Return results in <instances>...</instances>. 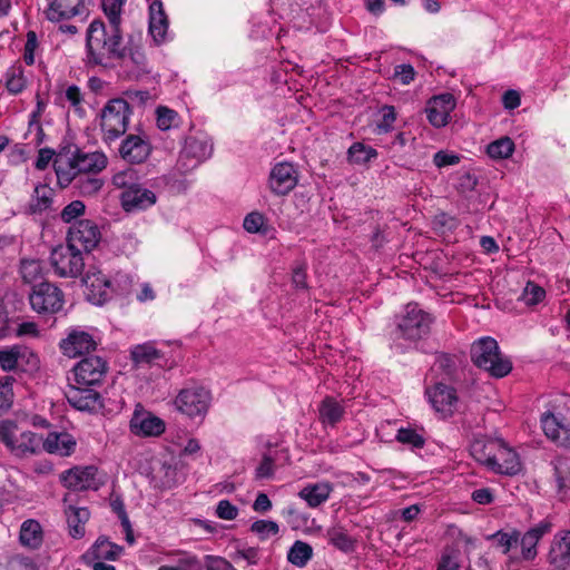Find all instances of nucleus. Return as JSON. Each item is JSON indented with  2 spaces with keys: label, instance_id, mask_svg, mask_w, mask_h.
I'll use <instances>...</instances> for the list:
<instances>
[{
  "label": "nucleus",
  "instance_id": "4",
  "mask_svg": "<svg viewBox=\"0 0 570 570\" xmlns=\"http://www.w3.org/2000/svg\"><path fill=\"white\" fill-rule=\"evenodd\" d=\"M82 282L86 286V297L95 305H102L109 301L114 293L122 294L125 288H119V283L128 284L129 279L126 275H121L111 282L98 267H89Z\"/></svg>",
  "mask_w": 570,
  "mask_h": 570
},
{
  "label": "nucleus",
  "instance_id": "44",
  "mask_svg": "<svg viewBox=\"0 0 570 570\" xmlns=\"http://www.w3.org/2000/svg\"><path fill=\"white\" fill-rule=\"evenodd\" d=\"M514 151V142L510 137H502L488 145L487 153L493 159L509 158Z\"/></svg>",
  "mask_w": 570,
  "mask_h": 570
},
{
  "label": "nucleus",
  "instance_id": "54",
  "mask_svg": "<svg viewBox=\"0 0 570 570\" xmlns=\"http://www.w3.org/2000/svg\"><path fill=\"white\" fill-rule=\"evenodd\" d=\"M250 530L258 534L262 540H265L269 535H276L279 531V528L275 521L258 520L252 524Z\"/></svg>",
  "mask_w": 570,
  "mask_h": 570
},
{
  "label": "nucleus",
  "instance_id": "59",
  "mask_svg": "<svg viewBox=\"0 0 570 570\" xmlns=\"http://www.w3.org/2000/svg\"><path fill=\"white\" fill-rule=\"evenodd\" d=\"M216 515L223 520H235L238 515V509L228 500H220L216 507Z\"/></svg>",
  "mask_w": 570,
  "mask_h": 570
},
{
  "label": "nucleus",
  "instance_id": "9",
  "mask_svg": "<svg viewBox=\"0 0 570 570\" xmlns=\"http://www.w3.org/2000/svg\"><path fill=\"white\" fill-rule=\"evenodd\" d=\"M31 308L39 314H53L62 308L63 293L59 287L41 282L32 287L29 294Z\"/></svg>",
  "mask_w": 570,
  "mask_h": 570
},
{
  "label": "nucleus",
  "instance_id": "40",
  "mask_svg": "<svg viewBox=\"0 0 570 570\" xmlns=\"http://www.w3.org/2000/svg\"><path fill=\"white\" fill-rule=\"evenodd\" d=\"M376 157V149L363 142H354L347 150V159L354 165H366Z\"/></svg>",
  "mask_w": 570,
  "mask_h": 570
},
{
  "label": "nucleus",
  "instance_id": "3",
  "mask_svg": "<svg viewBox=\"0 0 570 570\" xmlns=\"http://www.w3.org/2000/svg\"><path fill=\"white\" fill-rule=\"evenodd\" d=\"M132 111L124 98L110 99L100 111V129L104 142L110 145L124 136L128 129Z\"/></svg>",
  "mask_w": 570,
  "mask_h": 570
},
{
  "label": "nucleus",
  "instance_id": "29",
  "mask_svg": "<svg viewBox=\"0 0 570 570\" xmlns=\"http://www.w3.org/2000/svg\"><path fill=\"white\" fill-rule=\"evenodd\" d=\"M76 446V442L68 433L51 432L46 439L42 438L41 448L48 453L60 456L70 455Z\"/></svg>",
  "mask_w": 570,
  "mask_h": 570
},
{
  "label": "nucleus",
  "instance_id": "22",
  "mask_svg": "<svg viewBox=\"0 0 570 570\" xmlns=\"http://www.w3.org/2000/svg\"><path fill=\"white\" fill-rule=\"evenodd\" d=\"M552 524L549 521H541L537 525L530 528L522 538L519 537L521 546V556L524 560H533L537 552V544L541 538L551 531Z\"/></svg>",
  "mask_w": 570,
  "mask_h": 570
},
{
  "label": "nucleus",
  "instance_id": "32",
  "mask_svg": "<svg viewBox=\"0 0 570 570\" xmlns=\"http://www.w3.org/2000/svg\"><path fill=\"white\" fill-rule=\"evenodd\" d=\"M345 410L334 397L326 396L318 406L320 420L323 424L336 425L343 417Z\"/></svg>",
  "mask_w": 570,
  "mask_h": 570
},
{
  "label": "nucleus",
  "instance_id": "6",
  "mask_svg": "<svg viewBox=\"0 0 570 570\" xmlns=\"http://www.w3.org/2000/svg\"><path fill=\"white\" fill-rule=\"evenodd\" d=\"M120 51L122 57L117 58L116 63L121 68L126 79L137 80L149 73L148 60L144 50L141 36H129Z\"/></svg>",
  "mask_w": 570,
  "mask_h": 570
},
{
  "label": "nucleus",
  "instance_id": "49",
  "mask_svg": "<svg viewBox=\"0 0 570 570\" xmlns=\"http://www.w3.org/2000/svg\"><path fill=\"white\" fill-rule=\"evenodd\" d=\"M137 171L132 168L120 170L112 176V185L116 188L129 190L138 184Z\"/></svg>",
  "mask_w": 570,
  "mask_h": 570
},
{
  "label": "nucleus",
  "instance_id": "46",
  "mask_svg": "<svg viewBox=\"0 0 570 570\" xmlns=\"http://www.w3.org/2000/svg\"><path fill=\"white\" fill-rule=\"evenodd\" d=\"M22 356V348L19 345H13L0 350V367L6 372L17 368L18 361Z\"/></svg>",
  "mask_w": 570,
  "mask_h": 570
},
{
  "label": "nucleus",
  "instance_id": "13",
  "mask_svg": "<svg viewBox=\"0 0 570 570\" xmlns=\"http://www.w3.org/2000/svg\"><path fill=\"white\" fill-rule=\"evenodd\" d=\"M130 431L138 436H159L165 431V422L137 404L131 416Z\"/></svg>",
  "mask_w": 570,
  "mask_h": 570
},
{
  "label": "nucleus",
  "instance_id": "60",
  "mask_svg": "<svg viewBox=\"0 0 570 570\" xmlns=\"http://www.w3.org/2000/svg\"><path fill=\"white\" fill-rule=\"evenodd\" d=\"M274 474V458L266 453L264 454L262 462L256 468V478L257 479H268Z\"/></svg>",
  "mask_w": 570,
  "mask_h": 570
},
{
  "label": "nucleus",
  "instance_id": "55",
  "mask_svg": "<svg viewBox=\"0 0 570 570\" xmlns=\"http://www.w3.org/2000/svg\"><path fill=\"white\" fill-rule=\"evenodd\" d=\"M14 379L12 376H6L0 381V410H7L12 404L13 392L12 383Z\"/></svg>",
  "mask_w": 570,
  "mask_h": 570
},
{
  "label": "nucleus",
  "instance_id": "18",
  "mask_svg": "<svg viewBox=\"0 0 570 570\" xmlns=\"http://www.w3.org/2000/svg\"><path fill=\"white\" fill-rule=\"evenodd\" d=\"M120 157L129 164H141L151 153L150 144L138 135H128L119 146Z\"/></svg>",
  "mask_w": 570,
  "mask_h": 570
},
{
  "label": "nucleus",
  "instance_id": "52",
  "mask_svg": "<svg viewBox=\"0 0 570 570\" xmlns=\"http://www.w3.org/2000/svg\"><path fill=\"white\" fill-rule=\"evenodd\" d=\"M157 114V127L160 130H168L178 125V114L167 107H158Z\"/></svg>",
  "mask_w": 570,
  "mask_h": 570
},
{
  "label": "nucleus",
  "instance_id": "53",
  "mask_svg": "<svg viewBox=\"0 0 570 570\" xmlns=\"http://www.w3.org/2000/svg\"><path fill=\"white\" fill-rule=\"evenodd\" d=\"M544 296L546 291L541 286L532 282H528L522 292L521 299L525 305H535L540 303Z\"/></svg>",
  "mask_w": 570,
  "mask_h": 570
},
{
  "label": "nucleus",
  "instance_id": "45",
  "mask_svg": "<svg viewBox=\"0 0 570 570\" xmlns=\"http://www.w3.org/2000/svg\"><path fill=\"white\" fill-rule=\"evenodd\" d=\"M102 185V179L89 174L78 175L75 181V187L82 196H91L97 194L101 189Z\"/></svg>",
  "mask_w": 570,
  "mask_h": 570
},
{
  "label": "nucleus",
  "instance_id": "27",
  "mask_svg": "<svg viewBox=\"0 0 570 570\" xmlns=\"http://www.w3.org/2000/svg\"><path fill=\"white\" fill-rule=\"evenodd\" d=\"M72 159L75 161L79 175H96L100 173L102 169H105L108 164L106 155L99 151L81 153L78 150L77 154L72 157Z\"/></svg>",
  "mask_w": 570,
  "mask_h": 570
},
{
  "label": "nucleus",
  "instance_id": "35",
  "mask_svg": "<svg viewBox=\"0 0 570 570\" xmlns=\"http://www.w3.org/2000/svg\"><path fill=\"white\" fill-rule=\"evenodd\" d=\"M46 14L51 21H60L78 14V10L72 0H48Z\"/></svg>",
  "mask_w": 570,
  "mask_h": 570
},
{
  "label": "nucleus",
  "instance_id": "12",
  "mask_svg": "<svg viewBox=\"0 0 570 570\" xmlns=\"http://www.w3.org/2000/svg\"><path fill=\"white\" fill-rule=\"evenodd\" d=\"M80 384L70 385L66 391L69 404L78 411L97 413L104 407L101 395L92 389Z\"/></svg>",
  "mask_w": 570,
  "mask_h": 570
},
{
  "label": "nucleus",
  "instance_id": "61",
  "mask_svg": "<svg viewBox=\"0 0 570 570\" xmlns=\"http://www.w3.org/2000/svg\"><path fill=\"white\" fill-rule=\"evenodd\" d=\"M264 222L265 219L262 214L253 212L245 217L243 226L248 233H258L261 232Z\"/></svg>",
  "mask_w": 570,
  "mask_h": 570
},
{
  "label": "nucleus",
  "instance_id": "34",
  "mask_svg": "<svg viewBox=\"0 0 570 570\" xmlns=\"http://www.w3.org/2000/svg\"><path fill=\"white\" fill-rule=\"evenodd\" d=\"M53 167L57 175L58 184L61 187H67L72 181H76L79 175L72 158L58 156L53 161Z\"/></svg>",
  "mask_w": 570,
  "mask_h": 570
},
{
  "label": "nucleus",
  "instance_id": "20",
  "mask_svg": "<svg viewBox=\"0 0 570 570\" xmlns=\"http://www.w3.org/2000/svg\"><path fill=\"white\" fill-rule=\"evenodd\" d=\"M120 202L126 212L142 210L155 205L157 196L138 183L134 188L121 193Z\"/></svg>",
  "mask_w": 570,
  "mask_h": 570
},
{
  "label": "nucleus",
  "instance_id": "36",
  "mask_svg": "<svg viewBox=\"0 0 570 570\" xmlns=\"http://www.w3.org/2000/svg\"><path fill=\"white\" fill-rule=\"evenodd\" d=\"M69 532L72 538H81L85 534V523L89 519V511L86 508L69 507L66 512Z\"/></svg>",
  "mask_w": 570,
  "mask_h": 570
},
{
  "label": "nucleus",
  "instance_id": "37",
  "mask_svg": "<svg viewBox=\"0 0 570 570\" xmlns=\"http://www.w3.org/2000/svg\"><path fill=\"white\" fill-rule=\"evenodd\" d=\"M326 538L328 542L344 553L354 551L355 540L341 525H334L327 529Z\"/></svg>",
  "mask_w": 570,
  "mask_h": 570
},
{
  "label": "nucleus",
  "instance_id": "19",
  "mask_svg": "<svg viewBox=\"0 0 570 570\" xmlns=\"http://www.w3.org/2000/svg\"><path fill=\"white\" fill-rule=\"evenodd\" d=\"M100 240V230L98 226L89 220L81 219L69 229V243L83 246L89 252L95 248Z\"/></svg>",
  "mask_w": 570,
  "mask_h": 570
},
{
  "label": "nucleus",
  "instance_id": "57",
  "mask_svg": "<svg viewBox=\"0 0 570 570\" xmlns=\"http://www.w3.org/2000/svg\"><path fill=\"white\" fill-rule=\"evenodd\" d=\"M544 434L554 441L557 433L563 422L553 414H544L541 420Z\"/></svg>",
  "mask_w": 570,
  "mask_h": 570
},
{
  "label": "nucleus",
  "instance_id": "10",
  "mask_svg": "<svg viewBox=\"0 0 570 570\" xmlns=\"http://www.w3.org/2000/svg\"><path fill=\"white\" fill-rule=\"evenodd\" d=\"M210 393L202 386L183 389L176 396L175 407L189 417L204 416L210 404Z\"/></svg>",
  "mask_w": 570,
  "mask_h": 570
},
{
  "label": "nucleus",
  "instance_id": "64",
  "mask_svg": "<svg viewBox=\"0 0 570 570\" xmlns=\"http://www.w3.org/2000/svg\"><path fill=\"white\" fill-rule=\"evenodd\" d=\"M199 560L195 556H188L179 559L177 567L173 566H160L158 570H190L198 566Z\"/></svg>",
  "mask_w": 570,
  "mask_h": 570
},
{
  "label": "nucleus",
  "instance_id": "62",
  "mask_svg": "<svg viewBox=\"0 0 570 570\" xmlns=\"http://www.w3.org/2000/svg\"><path fill=\"white\" fill-rule=\"evenodd\" d=\"M394 77L397 78L401 83L409 85L414 80L415 70L410 63L397 65L394 68Z\"/></svg>",
  "mask_w": 570,
  "mask_h": 570
},
{
  "label": "nucleus",
  "instance_id": "26",
  "mask_svg": "<svg viewBox=\"0 0 570 570\" xmlns=\"http://www.w3.org/2000/svg\"><path fill=\"white\" fill-rule=\"evenodd\" d=\"M124 548L110 542L105 537H99L92 547L83 554V559L87 562L100 561V560H117L122 553Z\"/></svg>",
  "mask_w": 570,
  "mask_h": 570
},
{
  "label": "nucleus",
  "instance_id": "39",
  "mask_svg": "<svg viewBox=\"0 0 570 570\" xmlns=\"http://www.w3.org/2000/svg\"><path fill=\"white\" fill-rule=\"evenodd\" d=\"M212 149L213 147L207 140L190 137L185 141L183 155L195 158L197 163H200L212 154Z\"/></svg>",
  "mask_w": 570,
  "mask_h": 570
},
{
  "label": "nucleus",
  "instance_id": "38",
  "mask_svg": "<svg viewBox=\"0 0 570 570\" xmlns=\"http://www.w3.org/2000/svg\"><path fill=\"white\" fill-rule=\"evenodd\" d=\"M42 541L41 527L36 520H26L20 529V542L28 548H38Z\"/></svg>",
  "mask_w": 570,
  "mask_h": 570
},
{
  "label": "nucleus",
  "instance_id": "41",
  "mask_svg": "<svg viewBox=\"0 0 570 570\" xmlns=\"http://www.w3.org/2000/svg\"><path fill=\"white\" fill-rule=\"evenodd\" d=\"M55 190L47 185H38L30 203L32 213H42L51 207Z\"/></svg>",
  "mask_w": 570,
  "mask_h": 570
},
{
  "label": "nucleus",
  "instance_id": "56",
  "mask_svg": "<svg viewBox=\"0 0 570 570\" xmlns=\"http://www.w3.org/2000/svg\"><path fill=\"white\" fill-rule=\"evenodd\" d=\"M86 206L81 200H73L61 212L60 217L65 223H70L85 213Z\"/></svg>",
  "mask_w": 570,
  "mask_h": 570
},
{
  "label": "nucleus",
  "instance_id": "58",
  "mask_svg": "<svg viewBox=\"0 0 570 570\" xmlns=\"http://www.w3.org/2000/svg\"><path fill=\"white\" fill-rule=\"evenodd\" d=\"M460 552L456 550L445 551L438 564V570H460Z\"/></svg>",
  "mask_w": 570,
  "mask_h": 570
},
{
  "label": "nucleus",
  "instance_id": "42",
  "mask_svg": "<svg viewBox=\"0 0 570 570\" xmlns=\"http://www.w3.org/2000/svg\"><path fill=\"white\" fill-rule=\"evenodd\" d=\"M313 549L312 547L303 541H296L287 553V560L298 567L303 568L312 559Z\"/></svg>",
  "mask_w": 570,
  "mask_h": 570
},
{
  "label": "nucleus",
  "instance_id": "28",
  "mask_svg": "<svg viewBox=\"0 0 570 570\" xmlns=\"http://www.w3.org/2000/svg\"><path fill=\"white\" fill-rule=\"evenodd\" d=\"M497 464L492 465L491 471L495 473L515 475L521 470V462L518 454L501 440V448L495 455Z\"/></svg>",
  "mask_w": 570,
  "mask_h": 570
},
{
  "label": "nucleus",
  "instance_id": "30",
  "mask_svg": "<svg viewBox=\"0 0 570 570\" xmlns=\"http://www.w3.org/2000/svg\"><path fill=\"white\" fill-rule=\"evenodd\" d=\"M333 485L330 482H317L305 485L298 497L306 501L309 508H317L330 498Z\"/></svg>",
  "mask_w": 570,
  "mask_h": 570
},
{
  "label": "nucleus",
  "instance_id": "14",
  "mask_svg": "<svg viewBox=\"0 0 570 570\" xmlns=\"http://www.w3.org/2000/svg\"><path fill=\"white\" fill-rule=\"evenodd\" d=\"M298 181L297 170L291 163L276 164L269 174V188L275 195H287Z\"/></svg>",
  "mask_w": 570,
  "mask_h": 570
},
{
  "label": "nucleus",
  "instance_id": "11",
  "mask_svg": "<svg viewBox=\"0 0 570 570\" xmlns=\"http://www.w3.org/2000/svg\"><path fill=\"white\" fill-rule=\"evenodd\" d=\"M107 368V362L102 357H85L73 367L75 382L83 386L99 385L106 376Z\"/></svg>",
  "mask_w": 570,
  "mask_h": 570
},
{
  "label": "nucleus",
  "instance_id": "17",
  "mask_svg": "<svg viewBox=\"0 0 570 570\" xmlns=\"http://www.w3.org/2000/svg\"><path fill=\"white\" fill-rule=\"evenodd\" d=\"M426 395L433 409L443 416L451 415L456 406V391L446 384L436 383L426 390Z\"/></svg>",
  "mask_w": 570,
  "mask_h": 570
},
{
  "label": "nucleus",
  "instance_id": "50",
  "mask_svg": "<svg viewBox=\"0 0 570 570\" xmlns=\"http://www.w3.org/2000/svg\"><path fill=\"white\" fill-rule=\"evenodd\" d=\"M490 540L495 542V546L502 550V553L507 554L513 547L519 543V532L513 531L507 533L498 531L497 533L489 537Z\"/></svg>",
  "mask_w": 570,
  "mask_h": 570
},
{
  "label": "nucleus",
  "instance_id": "47",
  "mask_svg": "<svg viewBox=\"0 0 570 570\" xmlns=\"http://www.w3.org/2000/svg\"><path fill=\"white\" fill-rule=\"evenodd\" d=\"M42 265L38 259H22L20 266L21 277L26 283H33L42 277Z\"/></svg>",
  "mask_w": 570,
  "mask_h": 570
},
{
  "label": "nucleus",
  "instance_id": "21",
  "mask_svg": "<svg viewBox=\"0 0 570 570\" xmlns=\"http://www.w3.org/2000/svg\"><path fill=\"white\" fill-rule=\"evenodd\" d=\"M96 345V341L89 333L73 330L61 341L60 348L66 356L77 357L94 351Z\"/></svg>",
  "mask_w": 570,
  "mask_h": 570
},
{
  "label": "nucleus",
  "instance_id": "48",
  "mask_svg": "<svg viewBox=\"0 0 570 570\" xmlns=\"http://www.w3.org/2000/svg\"><path fill=\"white\" fill-rule=\"evenodd\" d=\"M124 0H102V9L108 19L107 26L121 27Z\"/></svg>",
  "mask_w": 570,
  "mask_h": 570
},
{
  "label": "nucleus",
  "instance_id": "1",
  "mask_svg": "<svg viewBox=\"0 0 570 570\" xmlns=\"http://www.w3.org/2000/svg\"><path fill=\"white\" fill-rule=\"evenodd\" d=\"M124 43L121 27L106 26L100 20L91 21L86 33V65L114 68L117 58L122 57L120 49Z\"/></svg>",
  "mask_w": 570,
  "mask_h": 570
},
{
  "label": "nucleus",
  "instance_id": "31",
  "mask_svg": "<svg viewBox=\"0 0 570 570\" xmlns=\"http://www.w3.org/2000/svg\"><path fill=\"white\" fill-rule=\"evenodd\" d=\"M161 357L160 351L151 343L136 345L130 351V358L136 367L150 366Z\"/></svg>",
  "mask_w": 570,
  "mask_h": 570
},
{
  "label": "nucleus",
  "instance_id": "23",
  "mask_svg": "<svg viewBox=\"0 0 570 570\" xmlns=\"http://www.w3.org/2000/svg\"><path fill=\"white\" fill-rule=\"evenodd\" d=\"M168 17L160 0H154L149 6V33L159 45L166 40L168 31Z\"/></svg>",
  "mask_w": 570,
  "mask_h": 570
},
{
  "label": "nucleus",
  "instance_id": "8",
  "mask_svg": "<svg viewBox=\"0 0 570 570\" xmlns=\"http://www.w3.org/2000/svg\"><path fill=\"white\" fill-rule=\"evenodd\" d=\"M51 266L60 277H77L85 267L81 252L73 245L56 247L50 255Z\"/></svg>",
  "mask_w": 570,
  "mask_h": 570
},
{
  "label": "nucleus",
  "instance_id": "63",
  "mask_svg": "<svg viewBox=\"0 0 570 570\" xmlns=\"http://www.w3.org/2000/svg\"><path fill=\"white\" fill-rule=\"evenodd\" d=\"M382 120L379 124V128L383 131H389L392 129L393 124L396 119V112L393 106L385 105L381 109Z\"/></svg>",
  "mask_w": 570,
  "mask_h": 570
},
{
  "label": "nucleus",
  "instance_id": "25",
  "mask_svg": "<svg viewBox=\"0 0 570 570\" xmlns=\"http://www.w3.org/2000/svg\"><path fill=\"white\" fill-rule=\"evenodd\" d=\"M501 448L500 439H476L471 444L472 456L488 469L497 464L495 455Z\"/></svg>",
  "mask_w": 570,
  "mask_h": 570
},
{
  "label": "nucleus",
  "instance_id": "7",
  "mask_svg": "<svg viewBox=\"0 0 570 570\" xmlns=\"http://www.w3.org/2000/svg\"><path fill=\"white\" fill-rule=\"evenodd\" d=\"M432 323L433 317L429 313L421 309L417 304L409 303L397 324V331L401 337L417 341L430 333Z\"/></svg>",
  "mask_w": 570,
  "mask_h": 570
},
{
  "label": "nucleus",
  "instance_id": "16",
  "mask_svg": "<svg viewBox=\"0 0 570 570\" xmlns=\"http://www.w3.org/2000/svg\"><path fill=\"white\" fill-rule=\"evenodd\" d=\"M454 108L455 99L453 95L442 94L432 97L425 108L429 122L436 128L445 126Z\"/></svg>",
  "mask_w": 570,
  "mask_h": 570
},
{
  "label": "nucleus",
  "instance_id": "43",
  "mask_svg": "<svg viewBox=\"0 0 570 570\" xmlns=\"http://www.w3.org/2000/svg\"><path fill=\"white\" fill-rule=\"evenodd\" d=\"M423 430H416L411 426L400 428L395 435L397 442L410 446L411 449H422L425 445Z\"/></svg>",
  "mask_w": 570,
  "mask_h": 570
},
{
  "label": "nucleus",
  "instance_id": "2",
  "mask_svg": "<svg viewBox=\"0 0 570 570\" xmlns=\"http://www.w3.org/2000/svg\"><path fill=\"white\" fill-rule=\"evenodd\" d=\"M470 354L473 364L488 372L492 377H504L512 370V362L501 353L499 344L493 337L484 336L473 342Z\"/></svg>",
  "mask_w": 570,
  "mask_h": 570
},
{
  "label": "nucleus",
  "instance_id": "51",
  "mask_svg": "<svg viewBox=\"0 0 570 570\" xmlns=\"http://www.w3.org/2000/svg\"><path fill=\"white\" fill-rule=\"evenodd\" d=\"M6 87L13 95H18L24 89L26 79L21 69L12 68L7 72Z\"/></svg>",
  "mask_w": 570,
  "mask_h": 570
},
{
  "label": "nucleus",
  "instance_id": "24",
  "mask_svg": "<svg viewBox=\"0 0 570 570\" xmlns=\"http://www.w3.org/2000/svg\"><path fill=\"white\" fill-rule=\"evenodd\" d=\"M548 559L557 570H564L570 564V531L554 535Z\"/></svg>",
  "mask_w": 570,
  "mask_h": 570
},
{
  "label": "nucleus",
  "instance_id": "15",
  "mask_svg": "<svg viewBox=\"0 0 570 570\" xmlns=\"http://www.w3.org/2000/svg\"><path fill=\"white\" fill-rule=\"evenodd\" d=\"M97 473L98 469L94 465L76 466L66 471L61 480L67 488L75 491L97 490L100 485Z\"/></svg>",
  "mask_w": 570,
  "mask_h": 570
},
{
  "label": "nucleus",
  "instance_id": "5",
  "mask_svg": "<svg viewBox=\"0 0 570 570\" xmlns=\"http://www.w3.org/2000/svg\"><path fill=\"white\" fill-rule=\"evenodd\" d=\"M0 440L17 456L35 454L40 451L42 436L31 431H23L11 421L0 424Z\"/></svg>",
  "mask_w": 570,
  "mask_h": 570
},
{
  "label": "nucleus",
  "instance_id": "33",
  "mask_svg": "<svg viewBox=\"0 0 570 570\" xmlns=\"http://www.w3.org/2000/svg\"><path fill=\"white\" fill-rule=\"evenodd\" d=\"M552 465L557 492L561 499H566L570 495V464L567 460L556 459Z\"/></svg>",
  "mask_w": 570,
  "mask_h": 570
}]
</instances>
